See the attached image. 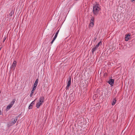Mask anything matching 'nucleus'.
I'll list each match as a JSON object with an SVG mask.
<instances>
[{
	"mask_svg": "<svg viewBox=\"0 0 135 135\" xmlns=\"http://www.w3.org/2000/svg\"><path fill=\"white\" fill-rule=\"evenodd\" d=\"M99 4H96L93 6V11L94 14L96 16H97L100 8L99 7Z\"/></svg>",
	"mask_w": 135,
	"mask_h": 135,
	"instance_id": "obj_1",
	"label": "nucleus"
},
{
	"mask_svg": "<svg viewBox=\"0 0 135 135\" xmlns=\"http://www.w3.org/2000/svg\"><path fill=\"white\" fill-rule=\"evenodd\" d=\"M44 100V97H40L39 99V102H38L36 105V107L37 108H39L40 106L43 103Z\"/></svg>",
	"mask_w": 135,
	"mask_h": 135,
	"instance_id": "obj_2",
	"label": "nucleus"
},
{
	"mask_svg": "<svg viewBox=\"0 0 135 135\" xmlns=\"http://www.w3.org/2000/svg\"><path fill=\"white\" fill-rule=\"evenodd\" d=\"M15 100H16L15 99H13L10 104L7 106V110L9 109L12 107L15 102Z\"/></svg>",
	"mask_w": 135,
	"mask_h": 135,
	"instance_id": "obj_3",
	"label": "nucleus"
},
{
	"mask_svg": "<svg viewBox=\"0 0 135 135\" xmlns=\"http://www.w3.org/2000/svg\"><path fill=\"white\" fill-rule=\"evenodd\" d=\"M71 84V78L70 77L68 79V81L67 83V85L66 87V90L69 89V87L70 86Z\"/></svg>",
	"mask_w": 135,
	"mask_h": 135,
	"instance_id": "obj_4",
	"label": "nucleus"
},
{
	"mask_svg": "<svg viewBox=\"0 0 135 135\" xmlns=\"http://www.w3.org/2000/svg\"><path fill=\"white\" fill-rule=\"evenodd\" d=\"M17 64V62L16 61L14 60L11 66V69L13 70H14L15 69V68Z\"/></svg>",
	"mask_w": 135,
	"mask_h": 135,
	"instance_id": "obj_5",
	"label": "nucleus"
},
{
	"mask_svg": "<svg viewBox=\"0 0 135 135\" xmlns=\"http://www.w3.org/2000/svg\"><path fill=\"white\" fill-rule=\"evenodd\" d=\"M114 80L113 79H111L108 82V83L112 86H113L114 83Z\"/></svg>",
	"mask_w": 135,
	"mask_h": 135,
	"instance_id": "obj_6",
	"label": "nucleus"
},
{
	"mask_svg": "<svg viewBox=\"0 0 135 135\" xmlns=\"http://www.w3.org/2000/svg\"><path fill=\"white\" fill-rule=\"evenodd\" d=\"M130 38V35L128 34L126 35L125 36V40L126 41H128Z\"/></svg>",
	"mask_w": 135,
	"mask_h": 135,
	"instance_id": "obj_7",
	"label": "nucleus"
},
{
	"mask_svg": "<svg viewBox=\"0 0 135 135\" xmlns=\"http://www.w3.org/2000/svg\"><path fill=\"white\" fill-rule=\"evenodd\" d=\"M35 100L36 99H35L34 100L32 101L28 107V109H31L32 108L33 105L35 104Z\"/></svg>",
	"mask_w": 135,
	"mask_h": 135,
	"instance_id": "obj_8",
	"label": "nucleus"
},
{
	"mask_svg": "<svg viewBox=\"0 0 135 135\" xmlns=\"http://www.w3.org/2000/svg\"><path fill=\"white\" fill-rule=\"evenodd\" d=\"M38 79H36V80L35 81L34 83V86H33V87L36 88V87L37 85V83H38Z\"/></svg>",
	"mask_w": 135,
	"mask_h": 135,
	"instance_id": "obj_9",
	"label": "nucleus"
},
{
	"mask_svg": "<svg viewBox=\"0 0 135 135\" xmlns=\"http://www.w3.org/2000/svg\"><path fill=\"white\" fill-rule=\"evenodd\" d=\"M36 88H35L33 87L32 90H31V93H30V97H32V95L33 94L34 91H35V90L36 89Z\"/></svg>",
	"mask_w": 135,
	"mask_h": 135,
	"instance_id": "obj_10",
	"label": "nucleus"
},
{
	"mask_svg": "<svg viewBox=\"0 0 135 135\" xmlns=\"http://www.w3.org/2000/svg\"><path fill=\"white\" fill-rule=\"evenodd\" d=\"M17 119V118H16L15 119H12V123L13 124H14L16 123Z\"/></svg>",
	"mask_w": 135,
	"mask_h": 135,
	"instance_id": "obj_11",
	"label": "nucleus"
},
{
	"mask_svg": "<svg viewBox=\"0 0 135 135\" xmlns=\"http://www.w3.org/2000/svg\"><path fill=\"white\" fill-rule=\"evenodd\" d=\"M116 101V99H113V101L112 102V105H114Z\"/></svg>",
	"mask_w": 135,
	"mask_h": 135,
	"instance_id": "obj_12",
	"label": "nucleus"
},
{
	"mask_svg": "<svg viewBox=\"0 0 135 135\" xmlns=\"http://www.w3.org/2000/svg\"><path fill=\"white\" fill-rule=\"evenodd\" d=\"M97 48L95 47L93 48L92 49V52L93 54V53L94 51H95L97 50Z\"/></svg>",
	"mask_w": 135,
	"mask_h": 135,
	"instance_id": "obj_13",
	"label": "nucleus"
},
{
	"mask_svg": "<svg viewBox=\"0 0 135 135\" xmlns=\"http://www.w3.org/2000/svg\"><path fill=\"white\" fill-rule=\"evenodd\" d=\"M94 23L93 22H90V23L89 24V26L90 27H93V25H94Z\"/></svg>",
	"mask_w": 135,
	"mask_h": 135,
	"instance_id": "obj_14",
	"label": "nucleus"
},
{
	"mask_svg": "<svg viewBox=\"0 0 135 135\" xmlns=\"http://www.w3.org/2000/svg\"><path fill=\"white\" fill-rule=\"evenodd\" d=\"M13 13V11L12 10L11 11V12H10L9 13V17H11Z\"/></svg>",
	"mask_w": 135,
	"mask_h": 135,
	"instance_id": "obj_15",
	"label": "nucleus"
},
{
	"mask_svg": "<svg viewBox=\"0 0 135 135\" xmlns=\"http://www.w3.org/2000/svg\"><path fill=\"white\" fill-rule=\"evenodd\" d=\"M93 22L94 23V18H92L90 22Z\"/></svg>",
	"mask_w": 135,
	"mask_h": 135,
	"instance_id": "obj_16",
	"label": "nucleus"
},
{
	"mask_svg": "<svg viewBox=\"0 0 135 135\" xmlns=\"http://www.w3.org/2000/svg\"><path fill=\"white\" fill-rule=\"evenodd\" d=\"M59 30H57L56 32V33H55V35H58V34L59 32Z\"/></svg>",
	"mask_w": 135,
	"mask_h": 135,
	"instance_id": "obj_17",
	"label": "nucleus"
},
{
	"mask_svg": "<svg viewBox=\"0 0 135 135\" xmlns=\"http://www.w3.org/2000/svg\"><path fill=\"white\" fill-rule=\"evenodd\" d=\"M100 43H101V42H100L97 45L99 46Z\"/></svg>",
	"mask_w": 135,
	"mask_h": 135,
	"instance_id": "obj_18",
	"label": "nucleus"
},
{
	"mask_svg": "<svg viewBox=\"0 0 135 135\" xmlns=\"http://www.w3.org/2000/svg\"><path fill=\"white\" fill-rule=\"evenodd\" d=\"M55 40H54V39H53L52 40V41H51V44H52L53 43V42H54V41Z\"/></svg>",
	"mask_w": 135,
	"mask_h": 135,
	"instance_id": "obj_19",
	"label": "nucleus"
},
{
	"mask_svg": "<svg viewBox=\"0 0 135 135\" xmlns=\"http://www.w3.org/2000/svg\"><path fill=\"white\" fill-rule=\"evenodd\" d=\"M55 40H54V39H53L52 40V41H51V44H52L53 43V42H54V41Z\"/></svg>",
	"mask_w": 135,
	"mask_h": 135,
	"instance_id": "obj_20",
	"label": "nucleus"
},
{
	"mask_svg": "<svg viewBox=\"0 0 135 135\" xmlns=\"http://www.w3.org/2000/svg\"><path fill=\"white\" fill-rule=\"evenodd\" d=\"M56 37H55V36L53 38V39H54V40H55V39H56Z\"/></svg>",
	"mask_w": 135,
	"mask_h": 135,
	"instance_id": "obj_21",
	"label": "nucleus"
},
{
	"mask_svg": "<svg viewBox=\"0 0 135 135\" xmlns=\"http://www.w3.org/2000/svg\"><path fill=\"white\" fill-rule=\"evenodd\" d=\"M95 47L97 48L98 47H99V46H97V45H96V46H95Z\"/></svg>",
	"mask_w": 135,
	"mask_h": 135,
	"instance_id": "obj_22",
	"label": "nucleus"
},
{
	"mask_svg": "<svg viewBox=\"0 0 135 135\" xmlns=\"http://www.w3.org/2000/svg\"><path fill=\"white\" fill-rule=\"evenodd\" d=\"M57 35H55V36H55V37H57Z\"/></svg>",
	"mask_w": 135,
	"mask_h": 135,
	"instance_id": "obj_23",
	"label": "nucleus"
},
{
	"mask_svg": "<svg viewBox=\"0 0 135 135\" xmlns=\"http://www.w3.org/2000/svg\"><path fill=\"white\" fill-rule=\"evenodd\" d=\"M6 38H4V40H3V42H4L5 40H6Z\"/></svg>",
	"mask_w": 135,
	"mask_h": 135,
	"instance_id": "obj_24",
	"label": "nucleus"
},
{
	"mask_svg": "<svg viewBox=\"0 0 135 135\" xmlns=\"http://www.w3.org/2000/svg\"><path fill=\"white\" fill-rule=\"evenodd\" d=\"M2 112L1 110H0V115H1V114Z\"/></svg>",
	"mask_w": 135,
	"mask_h": 135,
	"instance_id": "obj_25",
	"label": "nucleus"
},
{
	"mask_svg": "<svg viewBox=\"0 0 135 135\" xmlns=\"http://www.w3.org/2000/svg\"><path fill=\"white\" fill-rule=\"evenodd\" d=\"M132 2L135 1V0H132Z\"/></svg>",
	"mask_w": 135,
	"mask_h": 135,
	"instance_id": "obj_26",
	"label": "nucleus"
},
{
	"mask_svg": "<svg viewBox=\"0 0 135 135\" xmlns=\"http://www.w3.org/2000/svg\"><path fill=\"white\" fill-rule=\"evenodd\" d=\"M1 48H0V50H1Z\"/></svg>",
	"mask_w": 135,
	"mask_h": 135,
	"instance_id": "obj_27",
	"label": "nucleus"
}]
</instances>
